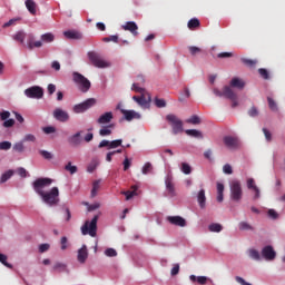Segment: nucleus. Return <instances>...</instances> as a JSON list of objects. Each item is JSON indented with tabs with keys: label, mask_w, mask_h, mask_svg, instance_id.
<instances>
[{
	"label": "nucleus",
	"mask_w": 285,
	"mask_h": 285,
	"mask_svg": "<svg viewBox=\"0 0 285 285\" xmlns=\"http://www.w3.org/2000/svg\"><path fill=\"white\" fill-rule=\"evenodd\" d=\"M53 183L50 178H38L33 184L35 191L41 197L42 202L50 207H55L60 203L59 189L53 187L49 191H45L46 187H49Z\"/></svg>",
	"instance_id": "obj_1"
},
{
	"label": "nucleus",
	"mask_w": 285,
	"mask_h": 285,
	"mask_svg": "<svg viewBox=\"0 0 285 285\" xmlns=\"http://www.w3.org/2000/svg\"><path fill=\"white\" fill-rule=\"evenodd\" d=\"M55 40V36L52 33H46L41 36V41H35L33 35L28 36L27 47L29 50H33L35 48H41L42 42L45 43H51Z\"/></svg>",
	"instance_id": "obj_2"
},
{
	"label": "nucleus",
	"mask_w": 285,
	"mask_h": 285,
	"mask_svg": "<svg viewBox=\"0 0 285 285\" xmlns=\"http://www.w3.org/2000/svg\"><path fill=\"white\" fill-rule=\"evenodd\" d=\"M229 198L234 202H239L243 198L242 184L238 180L229 183Z\"/></svg>",
	"instance_id": "obj_3"
},
{
	"label": "nucleus",
	"mask_w": 285,
	"mask_h": 285,
	"mask_svg": "<svg viewBox=\"0 0 285 285\" xmlns=\"http://www.w3.org/2000/svg\"><path fill=\"white\" fill-rule=\"evenodd\" d=\"M97 222H98V216H95L91 222L87 220L85 225L81 227V233L83 235H90L91 237H96Z\"/></svg>",
	"instance_id": "obj_4"
},
{
	"label": "nucleus",
	"mask_w": 285,
	"mask_h": 285,
	"mask_svg": "<svg viewBox=\"0 0 285 285\" xmlns=\"http://www.w3.org/2000/svg\"><path fill=\"white\" fill-rule=\"evenodd\" d=\"M88 58H89L90 62H91L95 67H97V68H99V69L109 68V67L111 66L108 61L104 60V59H102L97 52H95V51L89 52V53H88Z\"/></svg>",
	"instance_id": "obj_5"
},
{
	"label": "nucleus",
	"mask_w": 285,
	"mask_h": 285,
	"mask_svg": "<svg viewBox=\"0 0 285 285\" xmlns=\"http://www.w3.org/2000/svg\"><path fill=\"white\" fill-rule=\"evenodd\" d=\"M72 76H73V81L78 85L79 89L82 92H88L91 87L90 81L79 72H73Z\"/></svg>",
	"instance_id": "obj_6"
},
{
	"label": "nucleus",
	"mask_w": 285,
	"mask_h": 285,
	"mask_svg": "<svg viewBox=\"0 0 285 285\" xmlns=\"http://www.w3.org/2000/svg\"><path fill=\"white\" fill-rule=\"evenodd\" d=\"M167 121L171 125L173 132L175 135L184 131V124H183V121L180 119H178L177 116L168 115L167 116Z\"/></svg>",
	"instance_id": "obj_7"
},
{
	"label": "nucleus",
	"mask_w": 285,
	"mask_h": 285,
	"mask_svg": "<svg viewBox=\"0 0 285 285\" xmlns=\"http://www.w3.org/2000/svg\"><path fill=\"white\" fill-rule=\"evenodd\" d=\"M96 105V100L95 99H88L82 104L76 105L73 107V112L75 114H83L86 112L88 109H90L92 106Z\"/></svg>",
	"instance_id": "obj_8"
},
{
	"label": "nucleus",
	"mask_w": 285,
	"mask_h": 285,
	"mask_svg": "<svg viewBox=\"0 0 285 285\" xmlns=\"http://www.w3.org/2000/svg\"><path fill=\"white\" fill-rule=\"evenodd\" d=\"M24 95L31 99H41L43 97V89L35 86L24 90Z\"/></svg>",
	"instance_id": "obj_9"
},
{
	"label": "nucleus",
	"mask_w": 285,
	"mask_h": 285,
	"mask_svg": "<svg viewBox=\"0 0 285 285\" xmlns=\"http://www.w3.org/2000/svg\"><path fill=\"white\" fill-rule=\"evenodd\" d=\"M261 256L265 258V261H274L276 258V252L273 246L267 245L261 250Z\"/></svg>",
	"instance_id": "obj_10"
},
{
	"label": "nucleus",
	"mask_w": 285,
	"mask_h": 285,
	"mask_svg": "<svg viewBox=\"0 0 285 285\" xmlns=\"http://www.w3.org/2000/svg\"><path fill=\"white\" fill-rule=\"evenodd\" d=\"M225 98L232 100V108H236L239 106V102H238V97L237 95L233 91V89L228 86H225Z\"/></svg>",
	"instance_id": "obj_11"
},
{
	"label": "nucleus",
	"mask_w": 285,
	"mask_h": 285,
	"mask_svg": "<svg viewBox=\"0 0 285 285\" xmlns=\"http://www.w3.org/2000/svg\"><path fill=\"white\" fill-rule=\"evenodd\" d=\"M140 107L147 108L151 101V97L149 94H141V97L134 96L132 98Z\"/></svg>",
	"instance_id": "obj_12"
},
{
	"label": "nucleus",
	"mask_w": 285,
	"mask_h": 285,
	"mask_svg": "<svg viewBox=\"0 0 285 285\" xmlns=\"http://www.w3.org/2000/svg\"><path fill=\"white\" fill-rule=\"evenodd\" d=\"M223 142L225 146L232 150L238 149L240 147V142L237 138L227 136L223 138Z\"/></svg>",
	"instance_id": "obj_13"
},
{
	"label": "nucleus",
	"mask_w": 285,
	"mask_h": 285,
	"mask_svg": "<svg viewBox=\"0 0 285 285\" xmlns=\"http://www.w3.org/2000/svg\"><path fill=\"white\" fill-rule=\"evenodd\" d=\"M165 184H166V189L168 191V196L171 197V198L176 197L177 193H176L173 176H167V178L165 180Z\"/></svg>",
	"instance_id": "obj_14"
},
{
	"label": "nucleus",
	"mask_w": 285,
	"mask_h": 285,
	"mask_svg": "<svg viewBox=\"0 0 285 285\" xmlns=\"http://www.w3.org/2000/svg\"><path fill=\"white\" fill-rule=\"evenodd\" d=\"M247 189L253 191L254 200H257L261 198V190L257 187L255 179H253V178L247 179Z\"/></svg>",
	"instance_id": "obj_15"
},
{
	"label": "nucleus",
	"mask_w": 285,
	"mask_h": 285,
	"mask_svg": "<svg viewBox=\"0 0 285 285\" xmlns=\"http://www.w3.org/2000/svg\"><path fill=\"white\" fill-rule=\"evenodd\" d=\"M53 117L60 122H67L69 120V114L60 108L53 111Z\"/></svg>",
	"instance_id": "obj_16"
},
{
	"label": "nucleus",
	"mask_w": 285,
	"mask_h": 285,
	"mask_svg": "<svg viewBox=\"0 0 285 285\" xmlns=\"http://www.w3.org/2000/svg\"><path fill=\"white\" fill-rule=\"evenodd\" d=\"M167 220L175 226L185 227L187 225V222L185 218L180 216H169Z\"/></svg>",
	"instance_id": "obj_17"
},
{
	"label": "nucleus",
	"mask_w": 285,
	"mask_h": 285,
	"mask_svg": "<svg viewBox=\"0 0 285 285\" xmlns=\"http://www.w3.org/2000/svg\"><path fill=\"white\" fill-rule=\"evenodd\" d=\"M82 131H79L77 134H75L73 136L69 137L68 142L72 146V147H79L82 144V137H81Z\"/></svg>",
	"instance_id": "obj_18"
},
{
	"label": "nucleus",
	"mask_w": 285,
	"mask_h": 285,
	"mask_svg": "<svg viewBox=\"0 0 285 285\" xmlns=\"http://www.w3.org/2000/svg\"><path fill=\"white\" fill-rule=\"evenodd\" d=\"M121 114L125 116V119L127 121H131L134 119H140L141 118V115L134 111V110H125V109H121Z\"/></svg>",
	"instance_id": "obj_19"
},
{
	"label": "nucleus",
	"mask_w": 285,
	"mask_h": 285,
	"mask_svg": "<svg viewBox=\"0 0 285 285\" xmlns=\"http://www.w3.org/2000/svg\"><path fill=\"white\" fill-rule=\"evenodd\" d=\"M89 256V253H88V248L86 245H83L79 250H78V256H77V259L80 264H85L87 258Z\"/></svg>",
	"instance_id": "obj_20"
},
{
	"label": "nucleus",
	"mask_w": 285,
	"mask_h": 285,
	"mask_svg": "<svg viewBox=\"0 0 285 285\" xmlns=\"http://www.w3.org/2000/svg\"><path fill=\"white\" fill-rule=\"evenodd\" d=\"M124 30L126 31H130L135 37H137L138 33V26L136 24V22H127L126 24H124Z\"/></svg>",
	"instance_id": "obj_21"
},
{
	"label": "nucleus",
	"mask_w": 285,
	"mask_h": 285,
	"mask_svg": "<svg viewBox=\"0 0 285 285\" xmlns=\"http://www.w3.org/2000/svg\"><path fill=\"white\" fill-rule=\"evenodd\" d=\"M112 119H114V114L112 112H106V114L100 116V118L98 119V124L107 125V124H110Z\"/></svg>",
	"instance_id": "obj_22"
},
{
	"label": "nucleus",
	"mask_w": 285,
	"mask_h": 285,
	"mask_svg": "<svg viewBox=\"0 0 285 285\" xmlns=\"http://www.w3.org/2000/svg\"><path fill=\"white\" fill-rule=\"evenodd\" d=\"M63 36L67 39H70V40H80V39H82V35L78 31H66V32H63Z\"/></svg>",
	"instance_id": "obj_23"
},
{
	"label": "nucleus",
	"mask_w": 285,
	"mask_h": 285,
	"mask_svg": "<svg viewBox=\"0 0 285 285\" xmlns=\"http://www.w3.org/2000/svg\"><path fill=\"white\" fill-rule=\"evenodd\" d=\"M189 281H191V282H197L198 283V285H206L207 284V282L208 281H210L208 277H206V276H195V275H191V276H189Z\"/></svg>",
	"instance_id": "obj_24"
},
{
	"label": "nucleus",
	"mask_w": 285,
	"mask_h": 285,
	"mask_svg": "<svg viewBox=\"0 0 285 285\" xmlns=\"http://www.w3.org/2000/svg\"><path fill=\"white\" fill-rule=\"evenodd\" d=\"M26 7L32 16H36V13H37V2H35V0H26Z\"/></svg>",
	"instance_id": "obj_25"
},
{
	"label": "nucleus",
	"mask_w": 285,
	"mask_h": 285,
	"mask_svg": "<svg viewBox=\"0 0 285 285\" xmlns=\"http://www.w3.org/2000/svg\"><path fill=\"white\" fill-rule=\"evenodd\" d=\"M196 198L198 199V205H200V208H205V206H206V191L204 189H200V191H198V195L196 196Z\"/></svg>",
	"instance_id": "obj_26"
},
{
	"label": "nucleus",
	"mask_w": 285,
	"mask_h": 285,
	"mask_svg": "<svg viewBox=\"0 0 285 285\" xmlns=\"http://www.w3.org/2000/svg\"><path fill=\"white\" fill-rule=\"evenodd\" d=\"M27 33L24 31H18L12 39L19 43H21L22 46L24 45V40H26Z\"/></svg>",
	"instance_id": "obj_27"
},
{
	"label": "nucleus",
	"mask_w": 285,
	"mask_h": 285,
	"mask_svg": "<svg viewBox=\"0 0 285 285\" xmlns=\"http://www.w3.org/2000/svg\"><path fill=\"white\" fill-rule=\"evenodd\" d=\"M138 186L137 185H134L131 186V190H128V191H122L121 194L126 196V199L127 200H130L134 196H137V190H138Z\"/></svg>",
	"instance_id": "obj_28"
},
{
	"label": "nucleus",
	"mask_w": 285,
	"mask_h": 285,
	"mask_svg": "<svg viewBox=\"0 0 285 285\" xmlns=\"http://www.w3.org/2000/svg\"><path fill=\"white\" fill-rule=\"evenodd\" d=\"M229 86L232 88L243 89L245 87V82L238 78H234L232 79V82H229Z\"/></svg>",
	"instance_id": "obj_29"
},
{
	"label": "nucleus",
	"mask_w": 285,
	"mask_h": 285,
	"mask_svg": "<svg viewBox=\"0 0 285 285\" xmlns=\"http://www.w3.org/2000/svg\"><path fill=\"white\" fill-rule=\"evenodd\" d=\"M187 136L194 137L196 139H203L204 135L202 131L196 130V129H187L186 130Z\"/></svg>",
	"instance_id": "obj_30"
},
{
	"label": "nucleus",
	"mask_w": 285,
	"mask_h": 285,
	"mask_svg": "<svg viewBox=\"0 0 285 285\" xmlns=\"http://www.w3.org/2000/svg\"><path fill=\"white\" fill-rule=\"evenodd\" d=\"M199 26H200V22H199L198 18H191L189 20V22H187V28H189V30L199 28Z\"/></svg>",
	"instance_id": "obj_31"
},
{
	"label": "nucleus",
	"mask_w": 285,
	"mask_h": 285,
	"mask_svg": "<svg viewBox=\"0 0 285 285\" xmlns=\"http://www.w3.org/2000/svg\"><path fill=\"white\" fill-rule=\"evenodd\" d=\"M115 127L114 124L109 125L108 127H104L102 129H100L99 134L100 136L105 137V136H110L112 134L111 129Z\"/></svg>",
	"instance_id": "obj_32"
},
{
	"label": "nucleus",
	"mask_w": 285,
	"mask_h": 285,
	"mask_svg": "<svg viewBox=\"0 0 285 285\" xmlns=\"http://www.w3.org/2000/svg\"><path fill=\"white\" fill-rule=\"evenodd\" d=\"M100 161L95 158L92 159V161L89 164L88 168H87V171L88 173H94L96 170V168L99 166Z\"/></svg>",
	"instance_id": "obj_33"
},
{
	"label": "nucleus",
	"mask_w": 285,
	"mask_h": 285,
	"mask_svg": "<svg viewBox=\"0 0 285 285\" xmlns=\"http://www.w3.org/2000/svg\"><path fill=\"white\" fill-rule=\"evenodd\" d=\"M186 122L191 125H200L202 119L197 115H194L189 119H187Z\"/></svg>",
	"instance_id": "obj_34"
},
{
	"label": "nucleus",
	"mask_w": 285,
	"mask_h": 285,
	"mask_svg": "<svg viewBox=\"0 0 285 285\" xmlns=\"http://www.w3.org/2000/svg\"><path fill=\"white\" fill-rule=\"evenodd\" d=\"M267 104L269 105V109L274 112L278 111V107L277 104L275 102V100L271 97H267Z\"/></svg>",
	"instance_id": "obj_35"
},
{
	"label": "nucleus",
	"mask_w": 285,
	"mask_h": 285,
	"mask_svg": "<svg viewBox=\"0 0 285 285\" xmlns=\"http://www.w3.org/2000/svg\"><path fill=\"white\" fill-rule=\"evenodd\" d=\"M240 61L249 68H254L258 62L257 60H252V59H246V58L240 59Z\"/></svg>",
	"instance_id": "obj_36"
},
{
	"label": "nucleus",
	"mask_w": 285,
	"mask_h": 285,
	"mask_svg": "<svg viewBox=\"0 0 285 285\" xmlns=\"http://www.w3.org/2000/svg\"><path fill=\"white\" fill-rule=\"evenodd\" d=\"M249 257H252V259H255V261L262 259L259 252L256 249H249Z\"/></svg>",
	"instance_id": "obj_37"
},
{
	"label": "nucleus",
	"mask_w": 285,
	"mask_h": 285,
	"mask_svg": "<svg viewBox=\"0 0 285 285\" xmlns=\"http://www.w3.org/2000/svg\"><path fill=\"white\" fill-rule=\"evenodd\" d=\"M222 230H223V226L220 224L209 225V232L212 233H220Z\"/></svg>",
	"instance_id": "obj_38"
},
{
	"label": "nucleus",
	"mask_w": 285,
	"mask_h": 285,
	"mask_svg": "<svg viewBox=\"0 0 285 285\" xmlns=\"http://www.w3.org/2000/svg\"><path fill=\"white\" fill-rule=\"evenodd\" d=\"M99 188H100V181L96 180L94 183L92 190H91V197L92 198L97 196Z\"/></svg>",
	"instance_id": "obj_39"
},
{
	"label": "nucleus",
	"mask_w": 285,
	"mask_h": 285,
	"mask_svg": "<svg viewBox=\"0 0 285 285\" xmlns=\"http://www.w3.org/2000/svg\"><path fill=\"white\" fill-rule=\"evenodd\" d=\"M181 171L185 174V175H190L193 169L190 167V165H188L187 163H183L181 164Z\"/></svg>",
	"instance_id": "obj_40"
},
{
	"label": "nucleus",
	"mask_w": 285,
	"mask_h": 285,
	"mask_svg": "<svg viewBox=\"0 0 285 285\" xmlns=\"http://www.w3.org/2000/svg\"><path fill=\"white\" fill-rule=\"evenodd\" d=\"M238 229H240V230H253L254 228L248 223L240 222V224H238Z\"/></svg>",
	"instance_id": "obj_41"
},
{
	"label": "nucleus",
	"mask_w": 285,
	"mask_h": 285,
	"mask_svg": "<svg viewBox=\"0 0 285 285\" xmlns=\"http://www.w3.org/2000/svg\"><path fill=\"white\" fill-rule=\"evenodd\" d=\"M52 269L55 272L58 271V272L61 273V272H65L67 269V266L62 263H57V264L53 265Z\"/></svg>",
	"instance_id": "obj_42"
},
{
	"label": "nucleus",
	"mask_w": 285,
	"mask_h": 285,
	"mask_svg": "<svg viewBox=\"0 0 285 285\" xmlns=\"http://www.w3.org/2000/svg\"><path fill=\"white\" fill-rule=\"evenodd\" d=\"M258 75H261V78L265 80L271 79L269 72L266 69H258Z\"/></svg>",
	"instance_id": "obj_43"
},
{
	"label": "nucleus",
	"mask_w": 285,
	"mask_h": 285,
	"mask_svg": "<svg viewBox=\"0 0 285 285\" xmlns=\"http://www.w3.org/2000/svg\"><path fill=\"white\" fill-rule=\"evenodd\" d=\"M21 18H11L8 22L3 23V28H9L20 21Z\"/></svg>",
	"instance_id": "obj_44"
},
{
	"label": "nucleus",
	"mask_w": 285,
	"mask_h": 285,
	"mask_svg": "<svg viewBox=\"0 0 285 285\" xmlns=\"http://www.w3.org/2000/svg\"><path fill=\"white\" fill-rule=\"evenodd\" d=\"M13 176V170H9L4 173L1 177V183H6L8 179H10Z\"/></svg>",
	"instance_id": "obj_45"
},
{
	"label": "nucleus",
	"mask_w": 285,
	"mask_h": 285,
	"mask_svg": "<svg viewBox=\"0 0 285 285\" xmlns=\"http://www.w3.org/2000/svg\"><path fill=\"white\" fill-rule=\"evenodd\" d=\"M13 150L18 151V153H23L24 151V146H23V141L17 142L13 146Z\"/></svg>",
	"instance_id": "obj_46"
},
{
	"label": "nucleus",
	"mask_w": 285,
	"mask_h": 285,
	"mask_svg": "<svg viewBox=\"0 0 285 285\" xmlns=\"http://www.w3.org/2000/svg\"><path fill=\"white\" fill-rule=\"evenodd\" d=\"M105 255L108 257H116L118 255L117 250L114 248H108L105 250Z\"/></svg>",
	"instance_id": "obj_47"
},
{
	"label": "nucleus",
	"mask_w": 285,
	"mask_h": 285,
	"mask_svg": "<svg viewBox=\"0 0 285 285\" xmlns=\"http://www.w3.org/2000/svg\"><path fill=\"white\" fill-rule=\"evenodd\" d=\"M118 40H119L118 36H110L102 39L104 42H115V43H117Z\"/></svg>",
	"instance_id": "obj_48"
},
{
	"label": "nucleus",
	"mask_w": 285,
	"mask_h": 285,
	"mask_svg": "<svg viewBox=\"0 0 285 285\" xmlns=\"http://www.w3.org/2000/svg\"><path fill=\"white\" fill-rule=\"evenodd\" d=\"M65 169H66L67 171H70L71 175L76 174L77 170H78L76 166H72V165H71V163H69V164L65 167Z\"/></svg>",
	"instance_id": "obj_49"
},
{
	"label": "nucleus",
	"mask_w": 285,
	"mask_h": 285,
	"mask_svg": "<svg viewBox=\"0 0 285 285\" xmlns=\"http://www.w3.org/2000/svg\"><path fill=\"white\" fill-rule=\"evenodd\" d=\"M153 170V165L150 163H147L142 168V174L147 175Z\"/></svg>",
	"instance_id": "obj_50"
},
{
	"label": "nucleus",
	"mask_w": 285,
	"mask_h": 285,
	"mask_svg": "<svg viewBox=\"0 0 285 285\" xmlns=\"http://www.w3.org/2000/svg\"><path fill=\"white\" fill-rule=\"evenodd\" d=\"M0 262H1L4 266H7L8 268H12V265L9 264V263H7V256H6V255L0 254Z\"/></svg>",
	"instance_id": "obj_51"
},
{
	"label": "nucleus",
	"mask_w": 285,
	"mask_h": 285,
	"mask_svg": "<svg viewBox=\"0 0 285 285\" xmlns=\"http://www.w3.org/2000/svg\"><path fill=\"white\" fill-rule=\"evenodd\" d=\"M121 145H122V140L121 139L114 140V141L110 142V149L118 148Z\"/></svg>",
	"instance_id": "obj_52"
},
{
	"label": "nucleus",
	"mask_w": 285,
	"mask_h": 285,
	"mask_svg": "<svg viewBox=\"0 0 285 285\" xmlns=\"http://www.w3.org/2000/svg\"><path fill=\"white\" fill-rule=\"evenodd\" d=\"M10 148H11V142H9V141H3L0 144L1 150H9Z\"/></svg>",
	"instance_id": "obj_53"
},
{
	"label": "nucleus",
	"mask_w": 285,
	"mask_h": 285,
	"mask_svg": "<svg viewBox=\"0 0 285 285\" xmlns=\"http://www.w3.org/2000/svg\"><path fill=\"white\" fill-rule=\"evenodd\" d=\"M202 52V49L200 48H197V47H189V53H191V56H196L198 53Z\"/></svg>",
	"instance_id": "obj_54"
},
{
	"label": "nucleus",
	"mask_w": 285,
	"mask_h": 285,
	"mask_svg": "<svg viewBox=\"0 0 285 285\" xmlns=\"http://www.w3.org/2000/svg\"><path fill=\"white\" fill-rule=\"evenodd\" d=\"M155 104H156V106H157L158 108H165L166 105H167L164 99H158V98L155 100Z\"/></svg>",
	"instance_id": "obj_55"
},
{
	"label": "nucleus",
	"mask_w": 285,
	"mask_h": 285,
	"mask_svg": "<svg viewBox=\"0 0 285 285\" xmlns=\"http://www.w3.org/2000/svg\"><path fill=\"white\" fill-rule=\"evenodd\" d=\"M223 173L227 174V175H232L233 174V168L229 164L223 166Z\"/></svg>",
	"instance_id": "obj_56"
},
{
	"label": "nucleus",
	"mask_w": 285,
	"mask_h": 285,
	"mask_svg": "<svg viewBox=\"0 0 285 285\" xmlns=\"http://www.w3.org/2000/svg\"><path fill=\"white\" fill-rule=\"evenodd\" d=\"M130 166H131V159L126 157L124 161V170L127 171L130 168Z\"/></svg>",
	"instance_id": "obj_57"
},
{
	"label": "nucleus",
	"mask_w": 285,
	"mask_h": 285,
	"mask_svg": "<svg viewBox=\"0 0 285 285\" xmlns=\"http://www.w3.org/2000/svg\"><path fill=\"white\" fill-rule=\"evenodd\" d=\"M247 114L249 115V117H257L259 115L256 107H252V109H249Z\"/></svg>",
	"instance_id": "obj_58"
},
{
	"label": "nucleus",
	"mask_w": 285,
	"mask_h": 285,
	"mask_svg": "<svg viewBox=\"0 0 285 285\" xmlns=\"http://www.w3.org/2000/svg\"><path fill=\"white\" fill-rule=\"evenodd\" d=\"M218 59H226V58H232L233 53L232 52H220L218 53Z\"/></svg>",
	"instance_id": "obj_59"
},
{
	"label": "nucleus",
	"mask_w": 285,
	"mask_h": 285,
	"mask_svg": "<svg viewBox=\"0 0 285 285\" xmlns=\"http://www.w3.org/2000/svg\"><path fill=\"white\" fill-rule=\"evenodd\" d=\"M40 155H41L45 159H48V160L52 159V157H53L49 151H46V150H41V151H40Z\"/></svg>",
	"instance_id": "obj_60"
},
{
	"label": "nucleus",
	"mask_w": 285,
	"mask_h": 285,
	"mask_svg": "<svg viewBox=\"0 0 285 285\" xmlns=\"http://www.w3.org/2000/svg\"><path fill=\"white\" fill-rule=\"evenodd\" d=\"M132 90L134 91H136V92H139V94H146V90L144 89V88H140V87H138V85L137 83H134L132 85Z\"/></svg>",
	"instance_id": "obj_61"
},
{
	"label": "nucleus",
	"mask_w": 285,
	"mask_h": 285,
	"mask_svg": "<svg viewBox=\"0 0 285 285\" xmlns=\"http://www.w3.org/2000/svg\"><path fill=\"white\" fill-rule=\"evenodd\" d=\"M236 283L242 285H252L250 283H247L243 277L236 276Z\"/></svg>",
	"instance_id": "obj_62"
},
{
	"label": "nucleus",
	"mask_w": 285,
	"mask_h": 285,
	"mask_svg": "<svg viewBox=\"0 0 285 285\" xmlns=\"http://www.w3.org/2000/svg\"><path fill=\"white\" fill-rule=\"evenodd\" d=\"M13 125H14L13 119H9L3 122V127H6V128H11V127H13Z\"/></svg>",
	"instance_id": "obj_63"
},
{
	"label": "nucleus",
	"mask_w": 285,
	"mask_h": 285,
	"mask_svg": "<svg viewBox=\"0 0 285 285\" xmlns=\"http://www.w3.org/2000/svg\"><path fill=\"white\" fill-rule=\"evenodd\" d=\"M49 248H50V245H49V244H41V245L39 246V252H40V253H45V252H47Z\"/></svg>",
	"instance_id": "obj_64"
}]
</instances>
